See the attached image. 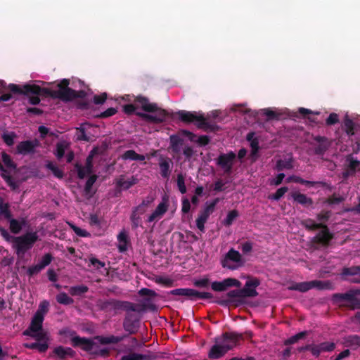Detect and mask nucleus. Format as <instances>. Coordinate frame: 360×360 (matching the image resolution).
I'll use <instances>...</instances> for the list:
<instances>
[{"label": "nucleus", "instance_id": "nucleus-1", "mask_svg": "<svg viewBox=\"0 0 360 360\" xmlns=\"http://www.w3.org/2000/svg\"><path fill=\"white\" fill-rule=\"evenodd\" d=\"M101 309L108 312L113 311L115 314L118 313L120 311H136L140 313L144 311L146 309L154 311L156 309V306L154 304L138 305L129 301L110 299L103 301L101 304Z\"/></svg>", "mask_w": 360, "mask_h": 360}, {"label": "nucleus", "instance_id": "nucleus-2", "mask_svg": "<svg viewBox=\"0 0 360 360\" xmlns=\"http://www.w3.org/2000/svg\"><path fill=\"white\" fill-rule=\"evenodd\" d=\"M135 101L141 105L142 109L148 112H155V115H150L143 112H137L136 115L143 120L153 122L162 123L165 121L168 114L165 110L159 108L156 103H149L146 97L139 96Z\"/></svg>", "mask_w": 360, "mask_h": 360}, {"label": "nucleus", "instance_id": "nucleus-3", "mask_svg": "<svg viewBox=\"0 0 360 360\" xmlns=\"http://www.w3.org/2000/svg\"><path fill=\"white\" fill-rule=\"evenodd\" d=\"M39 240L37 232L26 233L12 238L13 248L18 256H23L27 251L32 248L34 244Z\"/></svg>", "mask_w": 360, "mask_h": 360}, {"label": "nucleus", "instance_id": "nucleus-4", "mask_svg": "<svg viewBox=\"0 0 360 360\" xmlns=\"http://www.w3.org/2000/svg\"><path fill=\"white\" fill-rule=\"evenodd\" d=\"M9 90L15 94H20V95H27V96H43L45 97H49L46 95V91L49 90L48 88H41L39 85L37 84H24L22 86L15 84H11L8 86Z\"/></svg>", "mask_w": 360, "mask_h": 360}, {"label": "nucleus", "instance_id": "nucleus-5", "mask_svg": "<svg viewBox=\"0 0 360 360\" xmlns=\"http://www.w3.org/2000/svg\"><path fill=\"white\" fill-rule=\"evenodd\" d=\"M168 295L184 297L192 301L199 299L206 300L213 297L212 293L208 292H199L192 288H176L167 292Z\"/></svg>", "mask_w": 360, "mask_h": 360}, {"label": "nucleus", "instance_id": "nucleus-6", "mask_svg": "<svg viewBox=\"0 0 360 360\" xmlns=\"http://www.w3.org/2000/svg\"><path fill=\"white\" fill-rule=\"evenodd\" d=\"M330 283L328 282L314 280L311 281H304L300 283H295L288 287L290 290H296L301 292H306L312 288H317L319 290L326 289L329 287Z\"/></svg>", "mask_w": 360, "mask_h": 360}, {"label": "nucleus", "instance_id": "nucleus-7", "mask_svg": "<svg viewBox=\"0 0 360 360\" xmlns=\"http://www.w3.org/2000/svg\"><path fill=\"white\" fill-rule=\"evenodd\" d=\"M333 301L339 304L346 302H347L346 306L352 309H360V299L357 298L352 292L335 293L333 295Z\"/></svg>", "mask_w": 360, "mask_h": 360}, {"label": "nucleus", "instance_id": "nucleus-8", "mask_svg": "<svg viewBox=\"0 0 360 360\" xmlns=\"http://www.w3.org/2000/svg\"><path fill=\"white\" fill-rule=\"evenodd\" d=\"M46 93L49 97L68 102L75 99V94L76 91L69 87L56 90L49 89V90L46 91Z\"/></svg>", "mask_w": 360, "mask_h": 360}, {"label": "nucleus", "instance_id": "nucleus-9", "mask_svg": "<svg viewBox=\"0 0 360 360\" xmlns=\"http://www.w3.org/2000/svg\"><path fill=\"white\" fill-rule=\"evenodd\" d=\"M320 229H321V231L312 238L311 242L314 244L326 248L333 238V234L330 232L328 227L325 224Z\"/></svg>", "mask_w": 360, "mask_h": 360}, {"label": "nucleus", "instance_id": "nucleus-10", "mask_svg": "<svg viewBox=\"0 0 360 360\" xmlns=\"http://www.w3.org/2000/svg\"><path fill=\"white\" fill-rule=\"evenodd\" d=\"M243 339L242 333L235 332H226L220 338H216V342L223 343L225 346L230 347V350L236 347L240 340Z\"/></svg>", "mask_w": 360, "mask_h": 360}, {"label": "nucleus", "instance_id": "nucleus-11", "mask_svg": "<svg viewBox=\"0 0 360 360\" xmlns=\"http://www.w3.org/2000/svg\"><path fill=\"white\" fill-rule=\"evenodd\" d=\"M236 155L233 151H230L228 153H221L219 155L217 161V165L221 167L224 173L230 174L232 171L233 160Z\"/></svg>", "mask_w": 360, "mask_h": 360}, {"label": "nucleus", "instance_id": "nucleus-12", "mask_svg": "<svg viewBox=\"0 0 360 360\" xmlns=\"http://www.w3.org/2000/svg\"><path fill=\"white\" fill-rule=\"evenodd\" d=\"M176 115L178 118L184 123L190 124L194 123H200L202 121L203 114L198 113L197 112H191L186 110H179L176 112Z\"/></svg>", "mask_w": 360, "mask_h": 360}, {"label": "nucleus", "instance_id": "nucleus-13", "mask_svg": "<svg viewBox=\"0 0 360 360\" xmlns=\"http://www.w3.org/2000/svg\"><path fill=\"white\" fill-rule=\"evenodd\" d=\"M139 327V319L136 315L127 311V314L123 321V328L129 334H134L137 332Z\"/></svg>", "mask_w": 360, "mask_h": 360}, {"label": "nucleus", "instance_id": "nucleus-14", "mask_svg": "<svg viewBox=\"0 0 360 360\" xmlns=\"http://www.w3.org/2000/svg\"><path fill=\"white\" fill-rule=\"evenodd\" d=\"M240 282L233 278H228L224 279L222 281H214L211 284V288L214 291L223 292L226 290L230 287H240Z\"/></svg>", "mask_w": 360, "mask_h": 360}, {"label": "nucleus", "instance_id": "nucleus-15", "mask_svg": "<svg viewBox=\"0 0 360 360\" xmlns=\"http://www.w3.org/2000/svg\"><path fill=\"white\" fill-rule=\"evenodd\" d=\"M260 285V281L258 278H255L248 280L243 288L240 289L243 299L245 297H254L258 295V292L255 288Z\"/></svg>", "mask_w": 360, "mask_h": 360}, {"label": "nucleus", "instance_id": "nucleus-16", "mask_svg": "<svg viewBox=\"0 0 360 360\" xmlns=\"http://www.w3.org/2000/svg\"><path fill=\"white\" fill-rule=\"evenodd\" d=\"M229 261H232L236 263H243L242 256L240 252L233 248H231L226 254L224 259L221 260V263L223 267L228 268L229 269H234L235 266L229 264Z\"/></svg>", "mask_w": 360, "mask_h": 360}, {"label": "nucleus", "instance_id": "nucleus-17", "mask_svg": "<svg viewBox=\"0 0 360 360\" xmlns=\"http://www.w3.org/2000/svg\"><path fill=\"white\" fill-rule=\"evenodd\" d=\"M52 353L53 356L58 360H67L69 358H74L76 355L75 351L72 348L61 345L56 347Z\"/></svg>", "mask_w": 360, "mask_h": 360}, {"label": "nucleus", "instance_id": "nucleus-18", "mask_svg": "<svg viewBox=\"0 0 360 360\" xmlns=\"http://www.w3.org/2000/svg\"><path fill=\"white\" fill-rule=\"evenodd\" d=\"M146 203L143 201L141 205L136 207L130 216V220L131 223V228L136 229L139 226H141V216L146 212L145 210Z\"/></svg>", "mask_w": 360, "mask_h": 360}, {"label": "nucleus", "instance_id": "nucleus-19", "mask_svg": "<svg viewBox=\"0 0 360 360\" xmlns=\"http://www.w3.org/2000/svg\"><path fill=\"white\" fill-rule=\"evenodd\" d=\"M158 165L160 169V175L162 178L168 179L172 172L173 162L168 157L160 155L158 158Z\"/></svg>", "mask_w": 360, "mask_h": 360}, {"label": "nucleus", "instance_id": "nucleus-20", "mask_svg": "<svg viewBox=\"0 0 360 360\" xmlns=\"http://www.w3.org/2000/svg\"><path fill=\"white\" fill-rule=\"evenodd\" d=\"M71 344L74 347H80L82 350L89 352L93 349L94 342L89 338L75 336L71 338Z\"/></svg>", "mask_w": 360, "mask_h": 360}, {"label": "nucleus", "instance_id": "nucleus-21", "mask_svg": "<svg viewBox=\"0 0 360 360\" xmlns=\"http://www.w3.org/2000/svg\"><path fill=\"white\" fill-rule=\"evenodd\" d=\"M39 142L34 141H21L17 146V151L20 154H29L34 151L36 147L38 146Z\"/></svg>", "mask_w": 360, "mask_h": 360}, {"label": "nucleus", "instance_id": "nucleus-22", "mask_svg": "<svg viewBox=\"0 0 360 360\" xmlns=\"http://www.w3.org/2000/svg\"><path fill=\"white\" fill-rule=\"evenodd\" d=\"M290 197L295 202L305 207L312 206L314 204V201L311 198H309L307 195L301 193L298 191L292 192L290 193Z\"/></svg>", "mask_w": 360, "mask_h": 360}, {"label": "nucleus", "instance_id": "nucleus-23", "mask_svg": "<svg viewBox=\"0 0 360 360\" xmlns=\"http://www.w3.org/2000/svg\"><path fill=\"white\" fill-rule=\"evenodd\" d=\"M221 345L217 344L214 345L208 354V356L210 359H217L222 357L228 351L230 350V347L225 346L223 343Z\"/></svg>", "mask_w": 360, "mask_h": 360}, {"label": "nucleus", "instance_id": "nucleus-24", "mask_svg": "<svg viewBox=\"0 0 360 360\" xmlns=\"http://www.w3.org/2000/svg\"><path fill=\"white\" fill-rule=\"evenodd\" d=\"M44 319V317L42 316L41 312H35L34 315L33 316L31 320L29 329L32 332H39L41 330L43 327Z\"/></svg>", "mask_w": 360, "mask_h": 360}, {"label": "nucleus", "instance_id": "nucleus-25", "mask_svg": "<svg viewBox=\"0 0 360 360\" xmlns=\"http://www.w3.org/2000/svg\"><path fill=\"white\" fill-rule=\"evenodd\" d=\"M169 142L172 151L176 154L179 153L184 143L183 139L178 134H172L169 136Z\"/></svg>", "mask_w": 360, "mask_h": 360}, {"label": "nucleus", "instance_id": "nucleus-26", "mask_svg": "<svg viewBox=\"0 0 360 360\" xmlns=\"http://www.w3.org/2000/svg\"><path fill=\"white\" fill-rule=\"evenodd\" d=\"M117 248L120 252H124L128 249L129 239L125 231H121L117 236Z\"/></svg>", "mask_w": 360, "mask_h": 360}, {"label": "nucleus", "instance_id": "nucleus-27", "mask_svg": "<svg viewBox=\"0 0 360 360\" xmlns=\"http://www.w3.org/2000/svg\"><path fill=\"white\" fill-rule=\"evenodd\" d=\"M125 335L124 336H96V339L101 344V345H108V344H117L118 342L123 340Z\"/></svg>", "mask_w": 360, "mask_h": 360}, {"label": "nucleus", "instance_id": "nucleus-28", "mask_svg": "<svg viewBox=\"0 0 360 360\" xmlns=\"http://www.w3.org/2000/svg\"><path fill=\"white\" fill-rule=\"evenodd\" d=\"M153 356L150 354H141L134 352H131L127 354L123 355L120 360H152Z\"/></svg>", "mask_w": 360, "mask_h": 360}, {"label": "nucleus", "instance_id": "nucleus-29", "mask_svg": "<svg viewBox=\"0 0 360 360\" xmlns=\"http://www.w3.org/2000/svg\"><path fill=\"white\" fill-rule=\"evenodd\" d=\"M195 126L198 129H203L205 131L216 132L219 130L220 127L215 124H210L207 122L206 119L203 116L202 121L200 123H196Z\"/></svg>", "mask_w": 360, "mask_h": 360}, {"label": "nucleus", "instance_id": "nucleus-30", "mask_svg": "<svg viewBox=\"0 0 360 360\" xmlns=\"http://www.w3.org/2000/svg\"><path fill=\"white\" fill-rule=\"evenodd\" d=\"M293 159L292 157L284 160H278L276 164V169L277 171H283L284 169H291L293 167Z\"/></svg>", "mask_w": 360, "mask_h": 360}, {"label": "nucleus", "instance_id": "nucleus-31", "mask_svg": "<svg viewBox=\"0 0 360 360\" xmlns=\"http://www.w3.org/2000/svg\"><path fill=\"white\" fill-rule=\"evenodd\" d=\"M341 274L342 276H353V278H360V266L344 267Z\"/></svg>", "mask_w": 360, "mask_h": 360}, {"label": "nucleus", "instance_id": "nucleus-32", "mask_svg": "<svg viewBox=\"0 0 360 360\" xmlns=\"http://www.w3.org/2000/svg\"><path fill=\"white\" fill-rule=\"evenodd\" d=\"M347 162V168L355 174L360 167V161L355 158L352 155H349L346 158Z\"/></svg>", "mask_w": 360, "mask_h": 360}, {"label": "nucleus", "instance_id": "nucleus-33", "mask_svg": "<svg viewBox=\"0 0 360 360\" xmlns=\"http://www.w3.org/2000/svg\"><path fill=\"white\" fill-rule=\"evenodd\" d=\"M122 160H139L143 161L145 160V156L143 155H140L136 153L134 150H129L125 151L122 155Z\"/></svg>", "mask_w": 360, "mask_h": 360}, {"label": "nucleus", "instance_id": "nucleus-34", "mask_svg": "<svg viewBox=\"0 0 360 360\" xmlns=\"http://www.w3.org/2000/svg\"><path fill=\"white\" fill-rule=\"evenodd\" d=\"M302 226L309 231H315L323 226V223H316L314 219H306L301 221Z\"/></svg>", "mask_w": 360, "mask_h": 360}, {"label": "nucleus", "instance_id": "nucleus-35", "mask_svg": "<svg viewBox=\"0 0 360 360\" xmlns=\"http://www.w3.org/2000/svg\"><path fill=\"white\" fill-rule=\"evenodd\" d=\"M0 216L4 217L6 219H10L12 217L10 205L5 202L2 198H0Z\"/></svg>", "mask_w": 360, "mask_h": 360}, {"label": "nucleus", "instance_id": "nucleus-36", "mask_svg": "<svg viewBox=\"0 0 360 360\" xmlns=\"http://www.w3.org/2000/svg\"><path fill=\"white\" fill-rule=\"evenodd\" d=\"M309 334V331L304 330L298 333L284 341V345L288 346L297 342L300 340L304 339Z\"/></svg>", "mask_w": 360, "mask_h": 360}, {"label": "nucleus", "instance_id": "nucleus-37", "mask_svg": "<svg viewBox=\"0 0 360 360\" xmlns=\"http://www.w3.org/2000/svg\"><path fill=\"white\" fill-rule=\"evenodd\" d=\"M89 288L84 285L71 286L68 291L72 296H81L88 292Z\"/></svg>", "mask_w": 360, "mask_h": 360}, {"label": "nucleus", "instance_id": "nucleus-38", "mask_svg": "<svg viewBox=\"0 0 360 360\" xmlns=\"http://www.w3.org/2000/svg\"><path fill=\"white\" fill-rule=\"evenodd\" d=\"M345 344L347 347H360V335H350L345 337Z\"/></svg>", "mask_w": 360, "mask_h": 360}, {"label": "nucleus", "instance_id": "nucleus-39", "mask_svg": "<svg viewBox=\"0 0 360 360\" xmlns=\"http://www.w3.org/2000/svg\"><path fill=\"white\" fill-rule=\"evenodd\" d=\"M56 301L63 305H70L74 303V300L69 297L66 292H60L56 295Z\"/></svg>", "mask_w": 360, "mask_h": 360}, {"label": "nucleus", "instance_id": "nucleus-40", "mask_svg": "<svg viewBox=\"0 0 360 360\" xmlns=\"http://www.w3.org/2000/svg\"><path fill=\"white\" fill-rule=\"evenodd\" d=\"M68 147V145L65 142L57 143L56 149V151L54 152V155H56V157L57 158L58 160H60L64 157L65 150L67 149Z\"/></svg>", "mask_w": 360, "mask_h": 360}, {"label": "nucleus", "instance_id": "nucleus-41", "mask_svg": "<svg viewBox=\"0 0 360 360\" xmlns=\"http://www.w3.org/2000/svg\"><path fill=\"white\" fill-rule=\"evenodd\" d=\"M9 221V229L14 234H18L22 230V224L17 219H8Z\"/></svg>", "mask_w": 360, "mask_h": 360}, {"label": "nucleus", "instance_id": "nucleus-42", "mask_svg": "<svg viewBox=\"0 0 360 360\" xmlns=\"http://www.w3.org/2000/svg\"><path fill=\"white\" fill-rule=\"evenodd\" d=\"M46 167L47 169H49V170H51L53 173V174L58 178V179H62L63 178L64 176V173L57 166H56L51 161H48L46 165Z\"/></svg>", "mask_w": 360, "mask_h": 360}, {"label": "nucleus", "instance_id": "nucleus-43", "mask_svg": "<svg viewBox=\"0 0 360 360\" xmlns=\"http://www.w3.org/2000/svg\"><path fill=\"white\" fill-rule=\"evenodd\" d=\"M1 158L2 161L4 163L5 166L11 169H16V164L13 161L11 156L7 154L6 152L1 153Z\"/></svg>", "mask_w": 360, "mask_h": 360}, {"label": "nucleus", "instance_id": "nucleus-44", "mask_svg": "<svg viewBox=\"0 0 360 360\" xmlns=\"http://www.w3.org/2000/svg\"><path fill=\"white\" fill-rule=\"evenodd\" d=\"M344 127L347 135L352 136L354 134V123L352 120L349 119L347 116L344 120Z\"/></svg>", "mask_w": 360, "mask_h": 360}, {"label": "nucleus", "instance_id": "nucleus-45", "mask_svg": "<svg viewBox=\"0 0 360 360\" xmlns=\"http://www.w3.org/2000/svg\"><path fill=\"white\" fill-rule=\"evenodd\" d=\"M238 217V212L236 210H233L229 212L226 219L224 220V224L226 226H231L233 221Z\"/></svg>", "mask_w": 360, "mask_h": 360}, {"label": "nucleus", "instance_id": "nucleus-46", "mask_svg": "<svg viewBox=\"0 0 360 360\" xmlns=\"http://www.w3.org/2000/svg\"><path fill=\"white\" fill-rule=\"evenodd\" d=\"M288 191V188L286 186L279 188L278 189H277L276 193L269 195V198L271 200H278L285 195V193Z\"/></svg>", "mask_w": 360, "mask_h": 360}, {"label": "nucleus", "instance_id": "nucleus-47", "mask_svg": "<svg viewBox=\"0 0 360 360\" xmlns=\"http://www.w3.org/2000/svg\"><path fill=\"white\" fill-rule=\"evenodd\" d=\"M136 184V179L132 177L131 179L128 180H124V179H120L117 181V185L124 189H129L132 186Z\"/></svg>", "mask_w": 360, "mask_h": 360}, {"label": "nucleus", "instance_id": "nucleus-48", "mask_svg": "<svg viewBox=\"0 0 360 360\" xmlns=\"http://www.w3.org/2000/svg\"><path fill=\"white\" fill-rule=\"evenodd\" d=\"M16 137V135L14 132H10V133H4L1 135V138L4 143L8 146H11L14 143V139Z\"/></svg>", "mask_w": 360, "mask_h": 360}, {"label": "nucleus", "instance_id": "nucleus-49", "mask_svg": "<svg viewBox=\"0 0 360 360\" xmlns=\"http://www.w3.org/2000/svg\"><path fill=\"white\" fill-rule=\"evenodd\" d=\"M263 114L267 117L268 120H278L280 118V114L271 110L269 108H265L262 110Z\"/></svg>", "mask_w": 360, "mask_h": 360}, {"label": "nucleus", "instance_id": "nucleus-50", "mask_svg": "<svg viewBox=\"0 0 360 360\" xmlns=\"http://www.w3.org/2000/svg\"><path fill=\"white\" fill-rule=\"evenodd\" d=\"M177 186L179 188V191L181 192V193L184 194L186 193V187L185 185V181H184V176L181 173L177 175Z\"/></svg>", "mask_w": 360, "mask_h": 360}, {"label": "nucleus", "instance_id": "nucleus-51", "mask_svg": "<svg viewBox=\"0 0 360 360\" xmlns=\"http://www.w3.org/2000/svg\"><path fill=\"white\" fill-rule=\"evenodd\" d=\"M89 260L90 262V264L89 266H93L96 270L103 268L105 265V262L100 261L99 259L93 256H91Z\"/></svg>", "mask_w": 360, "mask_h": 360}, {"label": "nucleus", "instance_id": "nucleus-52", "mask_svg": "<svg viewBox=\"0 0 360 360\" xmlns=\"http://www.w3.org/2000/svg\"><path fill=\"white\" fill-rule=\"evenodd\" d=\"M319 347L322 352H332L335 348V344L330 342H323L319 344Z\"/></svg>", "mask_w": 360, "mask_h": 360}, {"label": "nucleus", "instance_id": "nucleus-53", "mask_svg": "<svg viewBox=\"0 0 360 360\" xmlns=\"http://www.w3.org/2000/svg\"><path fill=\"white\" fill-rule=\"evenodd\" d=\"M226 296L229 298V301L243 299L240 289L231 290L227 292Z\"/></svg>", "mask_w": 360, "mask_h": 360}, {"label": "nucleus", "instance_id": "nucleus-54", "mask_svg": "<svg viewBox=\"0 0 360 360\" xmlns=\"http://www.w3.org/2000/svg\"><path fill=\"white\" fill-rule=\"evenodd\" d=\"M344 198L342 196H336L335 194L328 198L326 202L328 205H338L344 201Z\"/></svg>", "mask_w": 360, "mask_h": 360}, {"label": "nucleus", "instance_id": "nucleus-55", "mask_svg": "<svg viewBox=\"0 0 360 360\" xmlns=\"http://www.w3.org/2000/svg\"><path fill=\"white\" fill-rule=\"evenodd\" d=\"M75 168L77 170L78 178L80 179H83L87 174H91V172H87L86 169L78 163L75 165Z\"/></svg>", "mask_w": 360, "mask_h": 360}, {"label": "nucleus", "instance_id": "nucleus-56", "mask_svg": "<svg viewBox=\"0 0 360 360\" xmlns=\"http://www.w3.org/2000/svg\"><path fill=\"white\" fill-rule=\"evenodd\" d=\"M194 285L198 288H208L210 285V280L207 278H203L196 280L193 283Z\"/></svg>", "mask_w": 360, "mask_h": 360}, {"label": "nucleus", "instance_id": "nucleus-57", "mask_svg": "<svg viewBox=\"0 0 360 360\" xmlns=\"http://www.w3.org/2000/svg\"><path fill=\"white\" fill-rule=\"evenodd\" d=\"M331 216L330 211H321L319 214H317L316 218L318 221L326 222Z\"/></svg>", "mask_w": 360, "mask_h": 360}, {"label": "nucleus", "instance_id": "nucleus-58", "mask_svg": "<svg viewBox=\"0 0 360 360\" xmlns=\"http://www.w3.org/2000/svg\"><path fill=\"white\" fill-rule=\"evenodd\" d=\"M167 205L165 202H160L154 210L160 217H162L167 211Z\"/></svg>", "mask_w": 360, "mask_h": 360}, {"label": "nucleus", "instance_id": "nucleus-59", "mask_svg": "<svg viewBox=\"0 0 360 360\" xmlns=\"http://www.w3.org/2000/svg\"><path fill=\"white\" fill-rule=\"evenodd\" d=\"M77 139L79 141H89V137L86 134L85 129L80 127L77 129Z\"/></svg>", "mask_w": 360, "mask_h": 360}, {"label": "nucleus", "instance_id": "nucleus-60", "mask_svg": "<svg viewBox=\"0 0 360 360\" xmlns=\"http://www.w3.org/2000/svg\"><path fill=\"white\" fill-rule=\"evenodd\" d=\"M117 112V109L115 108H109L105 111L102 112L99 115L98 117L100 118H107L109 117H111L116 114Z\"/></svg>", "mask_w": 360, "mask_h": 360}, {"label": "nucleus", "instance_id": "nucleus-61", "mask_svg": "<svg viewBox=\"0 0 360 360\" xmlns=\"http://www.w3.org/2000/svg\"><path fill=\"white\" fill-rule=\"evenodd\" d=\"M326 124L327 125H333L339 122V117L338 114L335 112H332L329 115L328 118L326 119Z\"/></svg>", "mask_w": 360, "mask_h": 360}, {"label": "nucleus", "instance_id": "nucleus-62", "mask_svg": "<svg viewBox=\"0 0 360 360\" xmlns=\"http://www.w3.org/2000/svg\"><path fill=\"white\" fill-rule=\"evenodd\" d=\"M49 302L46 300L42 301L39 307V309L36 312H41L42 316L44 317V315L48 312L49 310Z\"/></svg>", "mask_w": 360, "mask_h": 360}, {"label": "nucleus", "instance_id": "nucleus-63", "mask_svg": "<svg viewBox=\"0 0 360 360\" xmlns=\"http://www.w3.org/2000/svg\"><path fill=\"white\" fill-rule=\"evenodd\" d=\"M107 99V94L103 93L100 95H95L94 96V103L96 105H101L105 103Z\"/></svg>", "mask_w": 360, "mask_h": 360}, {"label": "nucleus", "instance_id": "nucleus-64", "mask_svg": "<svg viewBox=\"0 0 360 360\" xmlns=\"http://www.w3.org/2000/svg\"><path fill=\"white\" fill-rule=\"evenodd\" d=\"M328 146L326 143H319L314 148V153L316 155H323L328 150Z\"/></svg>", "mask_w": 360, "mask_h": 360}]
</instances>
